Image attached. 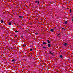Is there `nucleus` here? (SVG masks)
<instances>
[{
    "mask_svg": "<svg viewBox=\"0 0 73 73\" xmlns=\"http://www.w3.org/2000/svg\"><path fill=\"white\" fill-rule=\"evenodd\" d=\"M64 46H67V43H64Z\"/></svg>",
    "mask_w": 73,
    "mask_h": 73,
    "instance_id": "nucleus-1",
    "label": "nucleus"
},
{
    "mask_svg": "<svg viewBox=\"0 0 73 73\" xmlns=\"http://www.w3.org/2000/svg\"><path fill=\"white\" fill-rule=\"evenodd\" d=\"M51 31L52 32H54V29H52L51 30Z\"/></svg>",
    "mask_w": 73,
    "mask_h": 73,
    "instance_id": "nucleus-2",
    "label": "nucleus"
},
{
    "mask_svg": "<svg viewBox=\"0 0 73 73\" xmlns=\"http://www.w3.org/2000/svg\"><path fill=\"white\" fill-rule=\"evenodd\" d=\"M47 42L48 43V44H49L50 43V41L49 40H47Z\"/></svg>",
    "mask_w": 73,
    "mask_h": 73,
    "instance_id": "nucleus-3",
    "label": "nucleus"
},
{
    "mask_svg": "<svg viewBox=\"0 0 73 73\" xmlns=\"http://www.w3.org/2000/svg\"><path fill=\"white\" fill-rule=\"evenodd\" d=\"M36 3H38V4H39V1H36Z\"/></svg>",
    "mask_w": 73,
    "mask_h": 73,
    "instance_id": "nucleus-4",
    "label": "nucleus"
},
{
    "mask_svg": "<svg viewBox=\"0 0 73 73\" xmlns=\"http://www.w3.org/2000/svg\"><path fill=\"white\" fill-rule=\"evenodd\" d=\"M48 47H50V44H48Z\"/></svg>",
    "mask_w": 73,
    "mask_h": 73,
    "instance_id": "nucleus-5",
    "label": "nucleus"
},
{
    "mask_svg": "<svg viewBox=\"0 0 73 73\" xmlns=\"http://www.w3.org/2000/svg\"><path fill=\"white\" fill-rule=\"evenodd\" d=\"M11 23H12L11 22L9 23V25H11Z\"/></svg>",
    "mask_w": 73,
    "mask_h": 73,
    "instance_id": "nucleus-6",
    "label": "nucleus"
},
{
    "mask_svg": "<svg viewBox=\"0 0 73 73\" xmlns=\"http://www.w3.org/2000/svg\"><path fill=\"white\" fill-rule=\"evenodd\" d=\"M37 34H38V33H35V35H36H36H37Z\"/></svg>",
    "mask_w": 73,
    "mask_h": 73,
    "instance_id": "nucleus-7",
    "label": "nucleus"
},
{
    "mask_svg": "<svg viewBox=\"0 0 73 73\" xmlns=\"http://www.w3.org/2000/svg\"><path fill=\"white\" fill-rule=\"evenodd\" d=\"M43 44H44V45H46V43L45 42H43Z\"/></svg>",
    "mask_w": 73,
    "mask_h": 73,
    "instance_id": "nucleus-8",
    "label": "nucleus"
},
{
    "mask_svg": "<svg viewBox=\"0 0 73 73\" xmlns=\"http://www.w3.org/2000/svg\"><path fill=\"white\" fill-rule=\"evenodd\" d=\"M65 24H67V21H65Z\"/></svg>",
    "mask_w": 73,
    "mask_h": 73,
    "instance_id": "nucleus-9",
    "label": "nucleus"
},
{
    "mask_svg": "<svg viewBox=\"0 0 73 73\" xmlns=\"http://www.w3.org/2000/svg\"><path fill=\"white\" fill-rule=\"evenodd\" d=\"M60 58H62V55H61L60 56Z\"/></svg>",
    "mask_w": 73,
    "mask_h": 73,
    "instance_id": "nucleus-10",
    "label": "nucleus"
},
{
    "mask_svg": "<svg viewBox=\"0 0 73 73\" xmlns=\"http://www.w3.org/2000/svg\"><path fill=\"white\" fill-rule=\"evenodd\" d=\"M19 17H20V18H23V17L19 16Z\"/></svg>",
    "mask_w": 73,
    "mask_h": 73,
    "instance_id": "nucleus-11",
    "label": "nucleus"
},
{
    "mask_svg": "<svg viewBox=\"0 0 73 73\" xmlns=\"http://www.w3.org/2000/svg\"><path fill=\"white\" fill-rule=\"evenodd\" d=\"M12 61L13 62H15V60L13 59L12 60Z\"/></svg>",
    "mask_w": 73,
    "mask_h": 73,
    "instance_id": "nucleus-12",
    "label": "nucleus"
},
{
    "mask_svg": "<svg viewBox=\"0 0 73 73\" xmlns=\"http://www.w3.org/2000/svg\"><path fill=\"white\" fill-rule=\"evenodd\" d=\"M1 23H3V21L1 20Z\"/></svg>",
    "mask_w": 73,
    "mask_h": 73,
    "instance_id": "nucleus-13",
    "label": "nucleus"
},
{
    "mask_svg": "<svg viewBox=\"0 0 73 73\" xmlns=\"http://www.w3.org/2000/svg\"><path fill=\"white\" fill-rule=\"evenodd\" d=\"M15 33H17V32H18V31L16 30L15 31Z\"/></svg>",
    "mask_w": 73,
    "mask_h": 73,
    "instance_id": "nucleus-14",
    "label": "nucleus"
},
{
    "mask_svg": "<svg viewBox=\"0 0 73 73\" xmlns=\"http://www.w3.org/2000/svg\"><path fill=\"white\" fill-rule=\"evenodd\" d=\"M43 48L44 49H46V48L45 47H43Z\"/></svg>",
    "mask_w": 73,
    "mask_h": 73,
    "instance_id": "nucleus-15",
    "label": "nucleus"
},
{
    "mask_svg": "<svg viewBox=\"0 0 73 73\" xmlns=\"http://www.w3.org/2000/svg\"><path fill=\"white\" fill-rule=\"evenodd\" d=\"M59 35H60V34H58L57 35V36H59Z\"/></svg>",
    "mask_w": 73,
    "mask_h": 73,
    "instance_id": "nucleus-16",
    "label": "nucleus"
},
{
    "mask_svg": "<svg viewBox=\"0 0 73 73\" xmlns=\"http://www.w3.org/2000/svg\"><path fill=\"white\" fill-rule=\"evenodd\" d=\"M30 51H32V49H31L30 50Z\"/></svg>",
    "mask_w": 73,
    "mask_h": 73,
    "instance_id": "nucleus-17",
    "label": "nucleus"
},
{
    "mask_svg": "<svg viewBox=\"0 0 73 73\" xmlns=\"http://www.w3.org/2000/svg\"><path fill=\"white\" fill-rule=\"evenodd\" d=\"M49 53H50V54H51V53H51V51H49Z\"/></svg>",
    "mask_w": 73,
    "mask_h": 73,
    "instance_id": "nucleus-18",
    "label": "nucleus"
},
{
    "mask_svg": "<svg viewBox=\"0 0 73 73\" xmlns=\"http://www.w3.org/2000/svg\"><path fill=\"white\" fill-rule=\"evenodd\" d=\"M26 46V45H25V44L23 45V46Z\"/></svg>",
    "mask_w": 73,
    "mask_h": 73,
    "instance_id": "nucleus-19",
    "label": "nucleus"
},
{
    "mask_svg": "<svg viewBox=\"0 0 73 73\" xmlns=\"http://www.w3.org/2000/svg\"><path fill=\"white\" fill-rule=\"evenodd\" d=\"M70 12H72V11L70 9Z\"/></svg>",
    "mask_w": 73,
    "mask_h": 73,
    "instance_id": "nucleus-20",
    "label": "nucleus"
},
{
    "mask_svg": "<svg viewBox=\"0 0 73 73\" xmlns=\"http://www.w3.org/2000/svg\"><path fill=\"white\" fill-rule=\"evenodd\" d=\"M51 54H53V53H51Z\"/></svg>",
    "mask_w": 73,
    "mask_h": 73,
    "instance_id": "nucleus-21",
    "label": "nucleus"
},
{
    "mask_svg": "<svg viewBox=\"0 0 73 73\" xmlns=\"http://www.w3.org/2000/svg\"><path fill=\"white\" fill-rule=\"evenodd\" d=\"M42 45H43V44H42Z\"/></svg>",
    "mask_w": 73,
    "mask_h": 73,
    "instance_id": "nucleus-22",
    "label": "nucleus"
},
{
    "mask_svg": "<svg viewBox=\"0 0 73 73\" xmlns=\"http://www.w3.org/2000/svg\"><path fill=\"white\" fill-rule=\"evenodd\" d=\"M11 49H13V48H11Z\"/></svg>",
    "mask_w": 73,
    "mask_h": 73,
    "instance_id": "nucleus-23",
    "label": "nucleus"
},
{
    "mask_svg": "<svg viewBox=\"0 0 73 73\" xmlns=\"http://www.w3.org/2000/svg\"><path fill=\"white\" fill-rule=\"evenodd\" d=\"M62 29H64V28H62Z\"/></svg>",
    "mask_w": 73,
    "mask_h": 73,
    "instance_id": "nucleus-24",
    "label": "nucleus"
},
{
    "mask_svg": "<svg viewBox=\"0 0 73 73\" xmlns=\"http://www.w3.org/2000/svg\"><path fill=\"white\" fill-rule=\"evenodd\" d=\"M72 21H73V19H72Z\"/></svg>",
    "mask_w": 73,
    "mask_h": 73,
    "instance_id": "nucleus-25",
    "label": "nucleus"
},
{
    "mask_svg": "<svg viewBox=\"0 0 73 73\" xmlns=\"http://www.w3.org/2000/svg\"><path fill=\"white\" fill-rule=\"evenodd\" d=\"M73 19V17H72Z\"/></svg>",
    "mask_w": 73,
    "mask_h": 73,
    "instance_id": "nucleus-26",
    "label": "nucleus"
}]
</instances>
